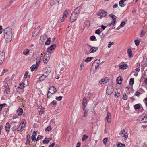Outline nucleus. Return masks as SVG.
Returning a JSON list of instances; mask_svg holds the SVG:
<instances>
[{"mask_svg": "<svg viewBox=\"0 0 147 147\" xmlns=\"http://www.w3.org/2000/svg\"><path fill=\"white\" fill-rule=\"evenodd\" d=\"M17 128L16 126L15 125L12 128H11V130L13 131H16V130H17Z\"/></svg>", "mask_w": 147, "mask_h": 147, "instance_id": "bf43d9fd", "label": "nucleus"}, {"mask_svg": "<svg viewBox=\"0 0 147 147\" xmlns=\"http://www.w3.org/2000/svg\"><path fill=\"white\" fill-rule=\"evenodd\" d=\"M93 59V57H88L85 60V61L86 62H88Z\"/></svg>", "mask_w": 147, "mask_h": 147, "instance_id": "f704fd0d", "label": "nucleus"}, {"mask_svg": "<svg viewBox=\"0 0 147 147\" xmlns=\"http://www.w3.org/2000/svg\"><path fill=\"white\" fill-rule=\"evenodd\" d=\"M90 40L91 41H96L97 39L93 35L91 36L90 38Z\"/></svg>", "mask_w": 147, "mask_h": 147, "instance_id": "72a5a7b5", "label": "nucleus"}, {"mask_svg": "<svg viewBox=\"0 0 147 147\" xmlns=\"http://www.w3.org/2000/svg\"><path fill=\"white\" fill-rule=\"evenodd\" d=\"M127 53L128 54V55L129 57H132L133 56L132 55V51L131 49H129L127 50Z\"/></svg>", "mask_w": 147, "mask_h": 147, "instance_id": "c85d7f7f", "label": "nucleus"}, {"mask_svg": "<svg viewBox=\"0 0 147 147\" xmlns=\"http://www.w3.org/2000/svg\"><path fill=\"white\" fill-rule=\"evenodd\" d=\"M27 141L26 143V144H30V136L29 134H28L27 135Z\"/></svg>", "mask_w": 147, "mask_h": 147, "instance_id": "b1692460", "label": "nucleus"}, {"mask_svg": "<svg viewBox=\"0 0 147 147\" xmlns=\"http://www.w3.org/2000/svg\"><path fill=\"white\" fill-rule=\"evenodd\" d=\"M111 114L109 112H108L107 115L106 117V119L107 120V122L109 123L111 121Z\"/></svg>", "mask_w": 147, "mask_h": 147, "instance_id": "6ab92c4d", "label": "nucleus"}, {"mask_svg": "<svg viewBox=\"0 0 147 147\" xmlns=\"http://www.w3.org/2000/svg\"><path fill=\"white\" fill-rule=\"evenodd\" d=\"M113 87L111 85H108L107 88L106 93L107 94L111 95L113 91Z\"/></svg>", "mask_w": 147, "mask_h": 147, "instance_id": "20e7f679", "label": "nucleus"}, {"mask_svg": "<svg viewBox=\"0 0 147 147\" xmlns=\"http://www.w3.org/2000/svg\"><path fill=\"white\" fill-rule=\"evenodd\" d=\"M119 94H120V93H118L117 94H115L114 95V96L115 97H118L120 96Z\"/></svg>", "mask_w": 147, "mask_h": 147, "instance_id": "0e129e2a", "label": "nucleus"}, {"mask_svg": "<svg viewBox=\"0 0 147 147\" xmlns=\"http://www.w3.org/2000/svg\"><path fill=\"white\" fill-rule=\"evenodd\" d=\"M51 129V127L50 126H48L45 129V130L47 131H50Z\"/></svg>", "mask_w": 147, "mask_h": 147, "instance_id": "a18cd8bd", "label": "nucleus"}, {"mask_svg": "<svg viewBox=\"0 0 147 147\" xmlns=\"http://www.w3.org/2000/svg\"><path fill=\"white\" fill-rule=\"evenodd\" d=\"M62 98V97L61 96H60L59 97H56V99L57 100L59 101L61 100Z\"/></svg>", "mask_w": 147, "mask_h": 147, "instance_id": "5fc2aeb1", "label": "nucleus"}, {"mask_svg": "<svg viewBox=\"0 0 147 147\" xmlns=\"http://www.w3.org/2000/svg\"><path fill=\"white\" fill-rule=\"evenodd\" d=\"M119 5L121 7H123L125 6L126 4L124 3V2L122 0H121L119 2Z\"/></svg>", "mask_w": 147, "mask_h": 147, "instance_id": "393cba45", "label": "nucleus"}, {"mask_svg": "<svg viewBox=\"0 0 147 147\" xmlns=\"http://www.w3.org/2000/svg\"><path fill=\"white\" fill-rule=\"evenodd\" d=\"M107 14V12L102 10L98 11L97 13L98 16H100V18H102V17L106 16Z\"/></svg>", "mask_w": 147, "mask_h": 147, "instance_id": "0eeeda50", "label": "nucleus"}, {"mask_svg": "<svg viewBox=\"0 0 147 147\" xmlns=\"http://www.w3.org/2000/svg\"><path fill=\"white\" fill-rule=\"evenodd\" d=\"M28 74V71H26L25 74L24 75V78H26L27 77V76Z\"/></svg>", "mask_w": 147, "mask_h": 147, "instance_id": "680f3d73", "label": "nucleus"}, {"mask_svg": "<svg viewBox=\"0 0 147 147\" xmlns=\"http://www.w3.org/2000/svg\"><path fill=\"white\" fill-rule=\"evenodd\" d=\"M128 65L127 64H124L121 65L119 66V68L120 69H124L127 68Z\"/></svg>", "mask_w": 147, "mask_h": 147, "instance_id": "aec40b11", "label": "nucleus"}, {"mask_svg": "<svg viewBox=\"0 0 147 147\" xmlns=\"http://www.w3.org/2000/svg\"><path fill=\"white\" fill-rule=\"evenodd\" d=\"M6 104L5 103L3 104H1L0 105V111H1L2 109V108L5 106Z\"/></svg>", "mask_w": 147, "mask_h": 147, "instance_id": "13d9d810", "label": "nucleus"}, {"mask_svg": "<svg viewBox=\"0 0 147 147\" xmlns=\"http://www.w3.org/2000/svg\"><path fill=\"white\" fill-rule=\"evenodd\" d=\"M30 52L29 50L28 49H26L23 52V54L26 55H28Z\"/></svg>", "mask_w": 147, "mask_h": 147, "instance_id": "e433bc0d", "label": "nucleus"}, {"mask_svg": "<svg viewBox=\"0 0 147 147\" xmlns=\"http://www.w3.org/2000/svg\"><path fill=\"white\" fill-rule=\"evenodd\" d=\"M47 37V35L46 34H44L43 35L41 36L40 37V40H41L46 39Z\"/></svg>", "mask_w": 147, "mask_h": 147, "instance_id": "c756f323", "label": "nucleus"}, {"mask_svg": "<svg viewBox=\"0 0 147 147\" xmlns=\"http://www.w3.org/2000/svg\"><path fill=\"white\" fill-rule=\"evenodd\" d=\"M59 4V2L57 0H53L50 3V5L51 6H53L54 5H58Z\"/></svg>", "mask_w": 147, "mask_h": 147, "instance_id": "2eb2a0df", "label": "nucleus"}, {"mask_svg": "<svg viewBox=\"0 0 147 147\" xmlns=\"http://www.w3.org/2000/svg\"><path fill=\"white\" fill-rule=\"evenodd\" d=\"M140 64H139L138 65H137V67L135 69V70L137 71L138 72H139L140 71Z\"/></svg>", "mask_w": 147, "mask_h": 147, "instance_id": "c03bdc74", "label": "nucleus"}, {"mask_svg": "<svg viewBox=\"0 0 147 147\" xmlns=\"http://www.w3.org/2000/svg\"><path fill=\"white\" fill-rule=\"evenodd\" d=\"M26 121L25 119H23L22 120V122L21 123H20V124H22V125H24V126H25V125H26Z\"/></svg>", "mask_w": 147, "mask_h": 147, "instance_id": "49530a36", "label": "nucleus"}, {"mask_svg": "<svg viewBox=\"0 0 147 147\" xmlns=\"http://www.w3.org/2000/svg\"><path fill=\"white\" fill-rule=\"evenodd\" d=\"M61 111V109H57L55 111V112L56 113H57L60 112Z\"/></svg>", "mask_w": 147, "mask_h": 147, "instance_id": "e2e57ef3", "label": "nucleus"}, {"mask_svg": "<svg viewBox=\"0 0 147 147\" xmlns=\"http://www.w3.org/2000/svg\"><path fill=\"white\" fill-rule=\"evenodd\" d=\"M5 84H6L5 85V89L4 91V93L5 94H8L10 92V89L7 83H5Z\"/></svg>", "mask_w": 147, "mask_h": 147, "instance_id": "9b49d317", "label": "nucleus"}, {"mask_svg": "<svg viewBox=\"0 0 147 147\" xmlns=\"http://www.w3.org/2000/svg\"><path fill=\"white\" fill-rule=\"evenodd\" d=\"M10 126L9 125V122H7L6 124L5 129L7 134H8L9 132L10 131Z\"/></svg>", "mask_w": 147, "mask_h": 147, "instance_id": "dca6fc26", "label": "nucleus"}, {"mask_svg": "<svg viewBox=\"0 0 147 147\" xmlns=\"http://www.w3.org/2000/svg\"><path fill=\"white\" fill-rule=\"evenodd\" d=\"M8 71V69H4L2 72L1 73V76H2L5 73H6Z\"/></svg>", "mask_w": 147, "mask_h": 147, "instance_id": "79ce46f5", "label": "nucleus"}, {"mask_svg": "<svg viewBox=\"0 0 147 147\" xmlns=\"http://www.w3.org/2000/svg\"><path fill=\"white\" fill-rule=\"evenodd\" d=\"M95 33L96 34L100 35L101 33V31L99 29H97L95 31Z\"/></svg>", "mask_w": 147, "mask_h": 147, "instance_id": "6e6d98bb", "label": "nucleus"}, {"mask_svg": "<svg viewBox=\"0 0 147 147\" xmlns=\"http://www.w3.org/2000/svg\"><path fill=\"white\" fill-rule=\"evenodd\" d=\"M78 16V15L77 14L72 13L70 18V22H74L77 20Z\"/></svg>", "mask_w": 147, "mask_h": 147, "instance_id": "39448f33", "label": "nucleus"}, {"mask_svg": "<svg viewBox=\"0 0 147 147\" xmlns=\"http://www.w3.org/2000/svg\"><path fill=\"white\" fill-rule=\"evenodd\" d=\"M124 135L123 137L125 138H127L128 137V134H127L125 132V131H124V132L123 133Z\"/></svg>", "mask_w": 147, "mask_h": 147, "instance_id": "052dcab7", "label": "nucleus"}, {"mask_svg": "<svg viewBox=\"0 0 147 147\" xmlns=\"http://www.w3.org/2000/svg\"><path fill=\"white\" fill-rule=\"evenodd\" d=\"M56 91L57 90L54 87L51 86L50 87L47 94V98H50L51 95L54 94Z\"/></svg>", "mask_w": 147, "mask_h": 147, "instance_id": "f03ea898", "label": "nucleus"}, {"mask_svg": "<svg viewBox=\"0 0 147 147\" xmlns=\"http://www.w3.org/2000/svg\"><path fill=\"white\" fill-rule=\"evenodd\" d=\"M25 84L23 83L20 84L18 88L21 89L24 88L25 87Z\"/></svg>", "mask_w": 147, "mask_h": 147, "instance_id": "7c9ffc66", "label": "nucleus"}, {"mask_svg": "<svg viewBox=\"0 0 147 147\" xmlns=\"http://www.w3.org/2000/svg\"><path fill=\"white\" fill-rule=\"evenodd\" d=\"M123 99L125 100H126L127 99V96L125 94L123 95Z\"/></svg>", "mask_w": 147, "mask_h": 147, "instance_id": "603ef678", "label": "nucleus"}, {"mask_svg": "<svg viewBox=\"0 0 147 147\" xmlns=\"http://www.w3.org/2000/svg\"><path fill=\"white\" fill-rule=\"evenodd\" d=\"M114 44L113 42H111V41L110 42L108 45V47L110 48L111 47V45H113Z\"/></svg>", "mask_w": 147, "mask_h": 147, "instance_id": "de8ad7c7", "label": "nucleus"}, {"mask_svg": "<svg viewBox=\"0 0 147 147\" xmlns=\"http://www.w3.org/2000/svg\"><path fill=\"white\" fill-rule=\"evenodd\" d=\"M17 112H18V115L19 116H21L22 114L23 113V109L22 108H19L17 110Z\"/></svg>", "mask_w": 147, "mask_h": 147, "instance_id": "4be33fe9", "label": "nucleus"}, {"mask_svg": "<svg viewBox=\"0 0 147 147\" xmlns=\"http://www.w3.org/2000/svg\"><path fill=\"white\" fill-rule=\"evenodd\" d=\"M140 92L137 91L136 92L135 95L137 96H138L140 95Z\"/></svg>", "mask_w": 147, "mask_h": 147, "instance_id": "774afa93", "label": "nucleus"}, {"mask_svg": "<svg viewBox=\"0 0 147 147\" xmlns=\"http://www.w3.org/2000/svg\"><path fill=\"white\" fill-rule=\"evenodd\" d=\"M41 61V59L40 57H37L36 59V62L37 65H38L40 63Z\"/></svg>", "mask_w": 147, "mask_h": 147, "instance_id": "cd10ccee", "label": "nucleus"}, {"mask_svg": "<svg viewBox=\"0 0 147 147\" xmlns=\"http://www.w3.org/2000/svg\"><path fill=\"white\" fill-rule=\"evenodd\" d=\"M51 42V38H47L46 42L45 43V44L46 45H49L50 43Z\"/></svg>", "mask_w": 147, "mask_h": 147, "instance_id": "473e14b6", "label": "nucleus"}, {"mask_svg": "<svg viewBox=\"0 0 147 147\" xmlns=\"http://www.w3.org/2000/svg\"><path fill=\"white\" fill-rule=\"evenodd\" d=\"M109 78L106 77L101 80L99 81V83L100 84H105L109 81Z\"/></svg>", "mask_w": 147, "mask_h": 147, "instance_id": "f8f14e48", "label": "nucleus"}, {"mask_svg": "<svg viewBox=\"0 0 147 147\" xmlns=\"http://www.w3.org/2000/svg\"><path fill=\"white\" fill-rule=\"evenodd\" d=\"M116 21V20H112L111 22V24H112V25H114Z\"/></svg>", "mask_w": 147, "mask_h": 147, "instance_id": "69168bd1", "label": "nucleus"}, {"mask_svg": "<svg viewBox=\"0 0 147 147\" xmlns=\"http://www.w3.org/2000/svg\"><path fill=\"white\" fill-rule=\"evenodd\" d=\"M47 76L45 74H43L40 76L39 78V80L40 81L43 80L47 77Z\"/></svg>", "mask_w": 147, "mask_h": 147, "instance_id": "a878e982", "label": "nucleus"}, {"mask_svg": "<svg viewBox=\"0 0 147 147\" xmlns=\"http://www.w3.org/2000/svg\"><path fill=\"white\" fill-rule=\"evenodd\" d=\"M134 82V79L133 78H131L130 79L129 84L131 85L133 84Z\"/></svg>", "mask_w": 147, "mask_h": 147, "instance_id": "a19ab883", "label": "nucleus"}, {"mask_svg": "<svg viewBox=\"0 0 147 147\" xmlns=\"http://www.w3.org/2000/svg\"><path fill=\"white\" fill-rule=\"evenodd\" d=\"M56 47V45L55 44H52L47 49V52L51 54V52H50V51L54 50L55 48Z\"/></svg>", "mask_w": 147, "mask_h": 147, "instance_id": "6e6552de", "label": "nucleus"}, {"mask_svg": "<svg viewBox=\"0 0 147 147\" xmlns=\"http://www.w3.org/2000/svg\"><path fill=\"white\" fill-rule=\"evenodd\" d=\"M125 21H123L121 23L120 26L121 27H123L124 25H125Z\"/></svg>", "mask_w": 147, "mask_h": 147, "instance_id": "4d7b16f0", "label": "nucleus"}, {"mask_svg": "<svg viewBox=\"0 0 147 147\" xmlns=\"http://www.w3.org/2000/svg\"><path fill=\"white\" fill-rule=\"evenodd\" d=\"M117 147H125V146L124 144L120 143L117 144Z\"/></svg>", "mask_w": 147, "mask_h": 147, "instance_id": "37998d69", "label": "nucleus"}, {"mask_svg": "<svg viewBox=\"0 0 147 147\" xmlns=\"http://www.w3.org/2000/svg\"><path fill=\"white\" fill-rule=\"evenodd\" d=\"M98 47H91L90 50L89 52L90 53H94L96 51L98 50Z\"/></svg>", "mask_w": 147, "mask_h": 147, "instance_id": "a211bd4d", "label": "nucleus"}, {"mask_svg": "<svg viewBox=\"0 0 147 147\" xmlns=\"http://www.w3.org/2000/svg\"><path fill=\"white\" fill-rule=\"evenodd\" d=\"M51 139L52 138H45L43 140V142L44 144L48 143Z\"/></svg>", "mask_w": 147, "mask_h": 147, "instance_id": "412c9836", "label": "nucleus"}, {"mask_svg": "<svg viewBox=\"0 0 147 147\" xmlns=\"http://www.w3.org/2000/svg\"><path fill=\"white\" fill-rule=\"evenodd\" d=\"M70 12L69 10H66L64 12L62 18L61 19V22H63L65 18L66 17L67 14H68Z\"/></svg>", "mask_w": 147, "mask_h": 147, "instance_id": "1a4fd4ad", "label": "nucleus"}, {"mask_svg": "<svg viewBox=\"0 0 147 147\" xmlns=\"http://www.w3.org/2000/svg\"><path fill=\"white\" fill-rule=\"evenodd\" d=\"M55 143H53L51 144L50 146H49V147H53L55 146Z\"/></svg>", "mask_w": 147, "mask_h": 147, "instance_id": "338daca9", "label": "nucleus"}, {"mask_svg": "<svg viewBox=\"0 0 147 147\" xmlns=\"http://www.w3.org/2000/svg\"><path fill=\"white\" fill-rule=\"evenodd\" d=\"M107 138H105L103 139V142L105 145H106V144L107 142Z\"/></svg>", "mask_w": 147, "mask_h": 147, "instance_id": "864d4df0", "label": "nucleus"}, {"mask_svg": "<svg viewBox=\"0 0 147 147\" xmlns=\"http://www.w3.org/2000/svg\"><path fill=\"white\" fill-rule=\"evenodd\" d=\"M83 110L84 111L83 117H84L86 116L88 110V109H85V108Z\"/></svg>", "mask_w": 147, "mask_h": 147, "instance_id": "58836bf2", "label": "nucleus"}, {"mask_svg": "<svg viewBox=\"0 0 147 147\" xmlns=\"http://www.w3.org/2000/svg\"><path fill=\"white\" fill-rule=\"evenodd\" d=\"M22 124H20L17 128V131H22L24 127V125H22Z\"/></svg>", "mask_w": 147, "mask_h": 147, "instance_id": "f3484780", "label": "nucleus"}, {"mask_svg": "<svg viewBox=\"0 0 147 147\" xmlns=\"http://www.w3.org/2000/svg\"><path fill=\"white\" fill-rule=\"evenodd\" d=\"M39 30L37 29L36 31H34L32 33V36L33 37L36 36L39 33Z\"/></svg>", "mask_w": 147, "mask_h": 147, "instance_id": "5701e85b", "label": "nucleus"}, {"mask_svg": "<svg viewBox=\"0 0 147 147\" xmlns=\"http://www.w3.org/2000/svg\"><path fill=\"white\" fill-rule=\"evenodd\" d=\"M141 121H143V123L147 122V114L144 116V118H141Z\"/></svg>", "mask_w": 147, "mask_h": 147, "instance_id": "bb28decb", "label": "nucleus"}, {"mask_svg": "<svg viewBox=\"0 0 147 147\" xmlns=\"http://www.w3.org/2000/svg\"><path fill=\"white\" fill-rule=\"evenodd\" d=\"M31 139L32 141H34V142H35V141L36 140V137L35 135H32L31 136Z\"/></svg>", "mask_w": 147, "mask_h": 147, "instance_id": "8fccbe9b", "label": "nucleus"}, {"mask_svg": "<svg viewBox=\"0 0 147 147\" xmlns=\"http://www.w3.org/2000/svg\"><path fill=\"white\" fill-rule=\"evenodd\" d=\"M43 138V137L42 136L39 135L37 137L36 140L37 141H38L40 139H42Z\"/></svg>", "mask_w": 147, "mask_h": 147, "instance_id": "3c124183", "label": "nucleus"}, {"mask_svg": "<svg viewBox=\"0 0 147 147\" xmlns=\"http://www.w3.org/2000/svg\"><path fill=\"white\" fill-rule=\"evenodd\" d=\"M51 56L50 54H45L43 58V62L45 64H46L49 61Z\"/></svg>", "mask_w": 147, "mask_h": 147, "instance_id": "423d86ee", "label": "nucleus"}, {"mask_svg": "<svg viewBox=\"0 0 147 147\" xmlns=\"http://www.w3.org/2000/svg\"><path fill=\"white\" fill-rule=\"evenodd\" d=\"M117 81L118 84H121V83L122 79L121 77H117Z\"/></svg>", "mask_w": 147, "mask_h": 147, "instance_id": "2f4dec72", "label": "nucleus"}, {"mask_svg": "<svg viewBox=\"0 0 147 147\" xmlns=\"http://www.w3.org/2000/svg\"><path fill=\"white\" fill-rule=\"evenodd\" d=\"M100 63V59H97L96 60L92 63V67H95V70L94 71V73H95V72H96V70L99 66Z\"/></svg>", "mask_w": 147, "mask_h": 147, "instance_id": "7ed1b4c3", "label": "nucleus"}, {"mask_svg": "<svg viewBox=\"0 0 147 147\" xmlns=\"http://www.w3.org/2000/svg\"><path fill=\"white\" fill-rule=\"evenodd\" d=\"M81 9V7L80 6H79L75 9L73 13H75L77 14L78 15L80 13V10Z\"/></svg>", "mask_w": 147, "mask_h": 147, "instance_id": "4468645a", "label": "nucleus"}, {"mask_svg": "<svg viewBox=\"0 0 147 147\" xmlns=\"http://www.w3.org/2000/svg\"><path fill=\"white\" fill-rule=\"evenodd\" d=\"M37 65L35 64H34L31 67L30 69L32 71H33L36 68Z\"/></svg>", "mask_w": 147, "mask_h": 147, "instance_id": "c9c22d12", "label": "nucleus"}, {"mask_svg": "<svg viewBox=\"0 0 147 147\" xmlns=\"http://www.w3.org/2000/svg\"><path fill=\"white\" fill-rule=\"evenodd\" d=\"M88 138V136L86 134H84L82 137V140L83 141H84L87 139Z\"/></svg>", "mask_w": 147, "mask_h": 147, "instance_id": "4c0bfd02", "label": "nucleus"}, {"mask_svg": "<svg viewBox=\"0 0 147 147\" xmlns=\"http://www.w3.org/2000/svg\"><path fill=\"white\" fill-rule=\"evenodd\" d=\"M140 107V105L139 104H136L134 106V108L135 109H138Z\"/></svg>", "mask_w": 147, "mask_h": 147, "instance_id": "ea45409f", "label": "nucleus"}, {"mask_svg": "<svg viewBox=\"0 0 147 147\" xmlns=\"http://www.w3.org/2000/svg\"><path fill=\"white\" fill-rule=\"evenodd\" d=\"M5 52H2L0 53V65H1L4 61L5 59Z\"/></svg>", "mask_w": 147, "mask_h": 147, "instance_id": "9d476101", "label": "nucleus"}, {"mask_svg": "<svg viewBox=\"0 0 147 147\" xmlns=\"http://www.w3.org/2000/svg\"><path fill=\"white\" fill-rule=\"evenodd\" d=\"M4 34L6 40L8 42H10L12 37V29L9 27H7L4 30Z\"/></svg>", "mask_w": 147, "mask_h": 147, "instance_id": "f257e3e1", "label": "nucleus"}, {"mask_svg": "<svg viewBox=\"0 0 147 147\" xmlns=\"http://www.w3.org/2000/svg\"><path fill=\"white\" fill-rule=\"evenodd\" d=\"M134 42L135 45L136 46H138L139 45L140 43V41L139 40H136L134 41Z\"/></svg>", "mask_w": 147, "mask_h": 147, "instance_id": "09e8293b", "label": "nucleus"}, {"mask_svg": "<svg viewBox=\"0 0 147 147\" xmlns=\"http://www.w3.org/2000/svg\"><path fill=\"white\" fill-rule=\"evenodd\" d=\"M87 103V100L85 97H84L82 100V107L83 108V110H84L86 106V104Z\"/></svg>", "mask_w": 147, "mask_h": 147, "instance_id": "ddd939ff", "label": "nucleus"}]
</instances>
